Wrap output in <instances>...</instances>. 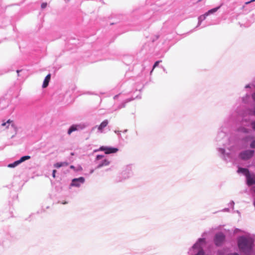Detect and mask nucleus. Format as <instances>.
<instances>
[{
	"mask_svg": "<svg viewBox=\"0 0 255 255\" xmlns=\"http://www.w3.org/2000/svg\"><path fill=\"white\" fill-rule=\"evenodd\" d=\"M251 147L255 148V139L254 140L250 145Z\"/></svg>",
	"mask_w": 255,
	"mask_h": 255,
	"instance_id": "nucleus-19",
	"label": "nucleus"
},
{
	"mask_svg": "<svg viewBox=\"0 0 255 255\" xmlns=\"http://www.w3.org/2000/svg\"><path fill=\"white\" fill-rule=\"evenodd\" d=\"M47 6V3L46 2H44V3H42L41 6V8H45Z\"/></svg>",
	"mask_w": 255,
	"mask_h": 255,
	"instance_id": "nucleus-20",
	"label": "nucleus"
},
{
	"mask_svg": "<svg viewBox=\"0 0 255 255\" xmlns=\"http://www.w3.org/2000/svg\"><path fill=\"white\" fill-rule=\"evenodd\" d=\"M19 164H20V163H19L18 160H17L12 163L9 164L8 165V167H10V168L14 167L16 166L17 165H18Z\"/></svg>",
	"mask_w": 255,
	"mask_h": 255,
	"instance_id": "nucleus-15",
	"label": "nucleus"
},
{
	"mask_svg": "<svg viewBox=\"0 0 255 255\" xmlns=\"http://www.w3.org/2000/svg\"><path fill=\"white\" fill-rule=\"evenodd\" d=\"M48 86V75H47L45 78V79H44V82H43V85H42V87L43 88H46L47 86Z\"/></svg>",
	"mask_w": 255,
	"mask_h": 255,
	"instance_id": "nucleus-16",
	"label": "nucleus"
},
{
	"mask_svg": "<svg viewBox=\"0 0 255 255\" xmlns=\"http://www.w3.org/2000/svg\"><path fill=\"white\" fill-rule=\"evenodd\" d=\"M220 6H219L216 8H212V9L209 10L208 12L205 13L204 14L200 16L198 18L199 24H200L201 22L203 20L205 19L206 16L209 15V14H212V13L215 12L216 11H217V10L220 8Z\"/></svg>",
	"mask_w": 255,
	"mask_h": 255,
	"instance_id": "nucleus-2",
	"label": "nucleus"
},
{
	"mask_svg": "<svg viewBox=\"0 0 255 255\" xmlns=\"http://www.w3.org/2000/svg\"><path fill=\"white\" fill-rule=\"evenodd\" d=\"M104 157L103 155H98L97 156L96 158L97 159H102Z\"/></svg>",
	"mask_w": 255,
	"mask_h": 255,
	"instance_id": "nucleus-21",
	"label": "nucleus"
},
{
	"mask_svg": "<svg viewBox=\"0 0 255 255\" xmlns=\"http://www.w3.org/2000/svg\"><path fill=\"white\" fill-rule=\"evenodd\" d=\"M253 241L251 239L241 237L238 240V246L240 250L246 255H250L253 246Z\"/></svg>",
	"mask_w": 255,
	"mask_h": 255,
	"instance_id": "nucleus-1",
	"label": "nucleus"
},
{
	"mask_svg": "<svg viewBox=\"0 0 255 255\" xmlns=\"http://www.w3.org/2000/svg\"><path fill=\"white\" fill-rule=\"evenodd\" d=\"M20 70H17L16 71V72L18 74V73H19V72H20ZM18 75H19L18 74Z\"/></svg>",
	"mask_w": 255,
	"mask_h": 255,
	"instance_id": "nucleus-29",
	"label": "nucleus"
},
{
	"mask_svg": "<svg viewBox=\"0 0 255 255\" xmlns=\"http://www.w3.org/2000/svg\"><path fill=\"white\" fill-rule=\"evenodd\" d=\"M161 62V61H156V62H155V63L154 64V65H153V69H152V70H151V73L153 71V69H154L156 67H157V66L158 65L159 63L160 62Z\"/></svg>",
	"mask_w": 255,
	"mask_h": 255,
	"instance_id": "nucleus-17",
	"label": "nucleus"
},
{
	"mask_svg": "<svg viewBox=\"0 0 255 255\" xmlns=\"http://www.w3.org/2000/svg\"><path fill=\"white\" fill-rule=\"evenodd\" d=\"M203 254L202 251H200L198 253V254H197V255H200L201 254Z\"/></svg>",
	"mask_w": 255,
	"mask_h": 255,
	"instance_id": "nucleus-25",
	"label": "nucleus"
},
{
	"mask_svg": "<svg viewBox=\"0 0 255 255\" xmlns=\"http://www.w3.org/2000/svg\"><path fill=\"white\" fill-rule=\"evenodd\" d=\"M252 97L254 99V100L255 101V93L253 94Z\"/></svg>",
	"mask_w": 255,
	"mask_h": 255,
	"instance_id": "nucleus-24",
	"label": "nucleus"
},
{
	"mask_svg": "<svg viewBox=\"0 0 255 255\" xmlns=\"http://www.w3.org/2000/svg\"><path fill=\"white\" fill-rule=\"evenodd\" d=\"M228 255H238L237 253H233V254H229Z\"/></svg>",
	"mask_w": 255,
	"mask_h": 255,
	"instance_id": "nucleus-26",
	"label": "nucleus"
},
{
	"mask_svg": "<svg viewBox=\"0 0 255 255\" xmlns=\"http://www.w3.org/2000/svg\"><path fill=\"white\" fill-rule=\"evenodd\" d=\"M100 150L104 151L106 154H110L113 153H116L118 151V149L114 147L101 146L100 148Z\"/></svg>",
	"mask_w": 255,
	"mask_h": 255,
	"instance_id": "nucleus-5",
	"label": "nucleus"
},
{
	"mask_svg": "<svg viewBox=\"0 0 255 255\" xmlns=\"http://www.w3.org/2000/svg\"><path fill=\"white\" fill-rule=\"evenodd\" d=\"M247 183L249 185H252L255 184V176L250 175L249 173L247 175Z\"/></svg>",
	"mask_w": 255,
	"mask_h": 255,
	"instance_id": "nucleus-7",
	"label": "nucleus"
},
{
	"mask_svg": "<svg viewBox=\"0 0 255 255\" xmlns=\"http://www.w3.org/2000/svg\"><path fill=\"white\" fill-rule=\"evenodd\" d=\"M254 206H255V203H254Z\"/></svg>",
	"mask_w": 255,
	"mask_h": 255,
	"instance_id": "nucleus-32",
	"label": "nucleus"
},
{
	"mask_svg": "<svg viewBox=\"0 0 255 255\" xmlns=\"http://www.w3.org/2000/svg\"><path fill=\"white\" fill-rule=\"evenodd\" d=\"M253 128L255 130V121L252 124Z\"/></svg>",
	"mask_w": 255,
	"mask_h": 255,
	"instance_id": "nucleus-22",
	"label": "nucleus"
},
{
	"mask_svg": "<svg viewBox=\"0 0 255 255\" xmlns=\"http://www.w3.org/2000/svg\"><path fill=\"white\" fill-rule=\"evenodd\" d=\"M10 124H11V127L15 129V130H16V128L13 123V121L10 120V119L7 120L6 122L2 123L1 124V126L3 127L6 126V128H7Z\"/></svg>",
	"mask_w": 255,
	"mask_h": 255,
	"instance_id": "nucleus-9",
	"label": "nucleus"
},
{
	"mask_svg": "<svg viewBox=\"0 0 255 255\" xmlns=\"http://www.w3.org/2000/svg\"><path fill=\"white\" fill-rule=\"evenodd\" d=\"M238 172H241L247 175L249 173V170L246 168H239L238 170Z\"/></svg>",
	"mask_w": 255,
	"mask_h": 255,
	"instance_id": "nucleus-13",
	"label": "nucleus"
},
{
	"mask_svg": "<svg viewBox=\"0 0 255 255\" xmlns=\"http://www.w3.org/2000/svg\"><path fill=\"white\" fill-rule=\"evenodd\" d=\"M56 170H54L53 171L52 176H53V177H55V173H56Z\"/></svg>",
	"mask_w": 255,
	"mask_h": 255,
	"instance_id": "nucleus-23",
	"label": "nucleus"
},
{
	"mask_svg": "<svg viewBox=\"0 0 255 255\" xmlns=\"http://www.w3.org/2000/svg\"><path fill=\"white\" fill-rule=\"evenodd\" d=\"M252 1H247V2H246V4H248L250 3L251 2H252Z\"/></svg>",
	"mask_w": 255,
	"mask_h": 255,
	"instance_id": "nucleus-27",
	"label": "nucleus"
},
{
	"mask_svg": "<svg viewBox=\"0 0 255 255\" xmlns=\"http://www.w3.org/2000/svg\"><path fill=\"white\" fill-rule=\"evenodd\" d=\"M80 126L79 125H72L68 130V134H70L73 131H74L78 129V128Z\"/></svg>",
	"mask_w": 255,
	"mask_h": 255,
	"instance_id": "nucleus-10",
	"label": "nucleus"
},
{
	"mask_svg": "<svg viewBox=\"0 0 255 255\" xmlns=\"http://www.w3.org/2000/svg\"><path fill=\"white\" fill-rule=\"evenodd\" d=\"M70 168H72V169H74L75 167L73 165H71L70 166Z\"/></svg>",
	"mask_w": 255,
	"mask_h": 255,
	"instance_id": "nucleus-28",
	"label": "nucleus"
},
{
	"mask_svg": "<svg viewBox=\"0 0 255 255\" xmlns=\"http://www.w3.org/2000/svg\"><path fill=\"white\" fill-rule=\"evenodd\" d=\"M30 158V156H22L20 158V159L19 160H18V161H19V163H21V162L25 161L26 160H28Z\"/></svg>",
	"mask_w": 255,
	"mask_h": 255,
	"instance_id": "nucleus-14",
	"label": "nucleus"
},
{
	"mask_svg": "<svg viewBox=\"0 0 255 255\" xmlns=\"http://www.w3.org/2000/svg\"><path fill=\"white\" fill-rule=\"evenodd\" d=\"M110 164V161L107 159L104 160L101 163H100L98 166V168H100L101 167L104 166H107Z\"/></svg>",
	"mask_w": 255,
	"mask_h": 255,
	"instance_id": "nucleus-11",
	"label": "nucleus"
},
{
	"mask_svg": "<svg viewBox=\"0 0 255 255\" xmlns=\"http://www.w3.org/2000/svg\"><path fill=\"white\" fill-rule=\"evenodd\" d=\"M239 130L240 131H242V132H248V130L247 129L244 128H241L239 129Z\"/></svg>",
	"mask_w": 255,
	"mask_h": 255,
	"instance_id": "nucleus-18",
	"label": "nucleus"
},
{
	"mask_svg": "<svg viewBox=\"0 0 255 255\" xmlns=\"http://www.w3.org/2000/svg\"><path fill=\"white\" fill-rule=\"evenodd\" d=\"M68 165V163L66 162H59V163H57L55 164V167H56V168H59L62 166H67Z\"/></svg>",
	"mask_w": 255,
	"mask_h": 255,
	"instance_id": "nucleus-12",
	"label": "nucleus"
},
{
	"mask_svg": "<svg viewBox=\"0 0 255 255\" xmlns=\"http://www.w3.org/2000/svg\"><path fill=\"white\" fill-rule=\"evenodd\" d=\"M71 154L72 155H74V153H71Z\"/></svg>",
	"mask_w": 255,
	"mask_h": 255,
	"instance_id": "nucleus-31",
	"label": "nucleus"
},
{
	"mask_svg": "<svg viewBox=\"0 0 255 255\" xmlns=\"http://www.w3.org/2000/svg\"><path fill=\"white\" fill-rule=\"evenodd\" d=\"M254 151L252 150H246L241 153L240 157L243 159H248L251 158L254 154Z\"/></svg>",
	"mask_w": 255,
	"mask_h": 255,
	"instance_id": "nucleus-3",
	"label": "nucleus"
},
{
	"mask_svg": "<svg viewBox=\"0 0 255 255\" xmlns=\"http://www.w3.org/2000/svg\"><path fill=\"white\" fill-rule=\"evenodd\" d=\"M85 181L84 178L81 177L78 178H74L72 180L71 186L79 187L81 183H83Z\"/></svg>",
	"mask_w": 255,
	"mask_h": 255,
	"instance_id": "nucleus-6",
	"label": "nucleus"
},
{
	"mask_svg": "<svg viewBox=\"0 0 255 255\" xmlns=\"http://www.w3.org/2000/svg\"><path fill=\"white\" fill-rule=\"evenodd\" d=\"M48 78H49V80H50V74H49Z\"/></svg>",
	"mask_w": 255,
	"mask_h": 255,
	"instance_id": "nucleus-30",
	"label": "nucleus"
},
{
	"mask_svg": "<svg viewBox=\"0 0 255 255\" xmlns=\"http://www.w3.org/2000/svg\"><path fill=\"white\" fill-rule=\"evenodd\" d=\"M108 121L107 120H104L98 127V130L100 132H103L104 128L106 127L108 125Z\"/></svg>",
	"mask_w": 255,
	"mask_h": 255,
	"instance_id": "nucleus-8",
	"label": "nucleus"
},
{
	"mask_svg": "<svg viewBox=\"0 0 255 255\" xmlns=\"http://www.w3.org/2000/svg\"><path fill=\"white\" fill-rule=\"evenodd\" d=\"M225 240V236L222 233L217 234L215 238V243L217 246H220Z\"/></svg>",
	"mask_w": 255,
	"mask_h": 255,
	"instance_id": "nucleus-4",
	"label": "nucleus"
}]
</instances>
